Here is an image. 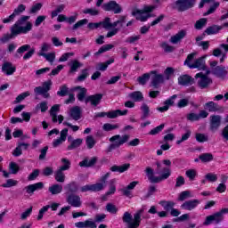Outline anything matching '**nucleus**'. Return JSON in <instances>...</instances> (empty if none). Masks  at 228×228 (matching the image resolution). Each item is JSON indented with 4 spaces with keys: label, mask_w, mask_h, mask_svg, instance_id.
Listing matches in <instances>:
<instances>
[{
    "label": "nucleus",
    "mask_w": 228,
    "mask_h": 228,
    "mask_svg": "<svg viewBox=\"0 0 228 228\" xmlns=\"http://www.w3.org/2000/svg\"><path fill=\"white\" fill-rule=\"evenodd\" d=\"M29 20V16L23 15L21 16L11 28V31L14 35H26V33H29L31 29H33V24Z\"/></svg>",
    "instance_id": "1"
},
{
    "label": "nucleus",
    "mask_w": 228,
    "mask_h": 228,
    "mask_svg": "<svg viewBox=\"0 0 228 228\" xmlns=\"http://www.w3.org/2000/svg\"><path fill=\"white\" fill-rule=\"evenodd\" d=\"M145 213V208L142 207L141 209H138L133 216L129 212H125L122 217L124 224H126V228H138L140 224H142V216Z\"/></svg>",
    "instance_id": "2"
},
{
    "label": "nucleus",
    "mask_w": 228,
    "mask_h": 228,
    "mask_svg": "<svg viewBox=\"0 0 228 228\" xmlns=\"http://www.w3.org/2000/svg\"><path fill=\"white\" fill-rule=\"evenodd\" d=\"M197 56L196 53H190L185 61L184 65H187L189 69H198V70H206L208 67L206 66V58H208V55H203L202 57H200L196 59L193 62H191V60Z\"/></svg>",
    "instance_id": "3"
},
{
    "label": "nucleus",
    "mask_w": 228,
    "mask_h": 228,
    "mask_svg": "<svg viewBox=\"0 0 228 228\" xmlns=\"http://www.w3.org/2000/svg\"><path fill=\"white\" fill-rule=\"evenodd\" d=\"M163 165L166 167H163L161 163L157 162V169L156 172L159 175V183H161V181H165L166 179H168L170 175H172V169H170V167L172 166V161L170 159H164L162 161Z\"/></svg>",
    "instance_id": "4"
},
{
    "label": "nucleus",
    "mask_w": 228,
    "mask_h": 228,
    "mask_svg": "<svg viewBox=\"0 0 228 228\" xmlns=\"http://www.w3.org/2000/svg\"><path fill=\"white\" fill-rule=\"evenodd\" d=\"M154 10H156V6L154 5H144L142 10L134 9L132 15H134L137 20L145 22L148 19H151V13H152Z\"/></svg>",
    "instance_id": "5"
},
{
    "label": "nucleus",
    "mask_w": 228,
    "mask_h": 228,
    "mask_svg": "<svg viewBox=\"0 0 228 228\" xmlns=\"http://www.w3.org/2000/svg\"><path fill=\"white\" fill-rule=\"evenodd\" d=\"M110 177V173L105 174L102 178L100 179L99 183H96L94 184H86L82 187H80V191L82 193H86V191H101L104 188H106V180Z\"/></svg>",
    "instance_id": "6"
},
{
    "label": "nucleus",
    "mask_w": 228,
    "mask_h": 228,
    "mask_svg": "<svg viewBox=\"0 0 228 228\" xmlns=\"http://www.w3.org/2000/svg\"><path fill=\"white\" fill-rule=\"evenodd\" d=\"M129 134H125L123 136L117 134L110 137V142H113V143L109 146V152H111L115 149H118V147H121L124 143H127V142H129Z\"/></svg>",
    "instance_id": "7"
},
{
    "label": "nucleus",
    "mask_w": 228,
    "mask_h": 228,
    "mask_svg": "<svg viewBox=\"0 0 228 228\" xmlns=\"http://www.w3.org/2000/svg\"><path fill=\"white\" fill-rule=\"evenodd\" d=\"M24 12H26V5L22 4H19L9 17L3 20V23L10 24V22H13L15 17H19V15H21Z\"/></svg>",
    "instance_id": "8"
},
{
    "label": "nucleus",
    "mask_w": 228,
    "mask_h": 228,
    "mask_svg": "<svg viewBox=\"0 0 228 228\" xmlns=\"http://www.w3.org/2000/svg\"><path fill=\"white\" fill-rule=\"evenodd\" d=\"M104 12H113V13H120L122 7L116 1H109L102 5Z\"/></svg>",
    "instance_id": "9"
},
{
    "label": "nucleus",
    "mask_w": 228,
    "mask_h": 228,
    "mask_svg": "<svg viewBox=\"0 0 228 228\" xmlns=\"http://www.w3.org/2000/svg\"><path fill=\"white\" fill-rule=\"evenodd\" d=\"M195 4V0H177L175 2V8L178 12H185L189 8H192Z\"/></svg>",
    "instance_id": "10"
},
{
    "label": "nucleus",
    "mask_w": 228,
    "mask_h": 228,
    "mask_svg": "<svg viewBox=\"0 0 228 228\" xmlns=\"http://www.w3.org/2000/svg\"><path fill=\"white\" fill-rule=\"evenodd\" d=\"M222 126V116L212 115L210 116V126L209 129L212 133H216V130Z\"/></svg>",
    "instance_id": "11"
},
{
    "label": "nucleus",
    "mask_w": 228,
    "mask_h": 228,
    "mask_svg": "<svg viewBox=\"0 0 228 228\" xmlns=\"http://www.w3.org/2000/svg\"><path fill=\"white\" fill-rule=\"evenodd\" d=\"M223 220H224V216L219 211L217 213H215L211 216H207L205 222L203 223V225H211L213 222H215V224H220V222H222Z\"/></svg>",
    "instance_id": "12"
},
{
    "label": "nucleus",
    "mask_w": 228,
    "mask_h": 228,
    "mask_svg": "<svg viewBox=\"0 0 228 228\" xmlns=\"http://www.w3.org/2000/svg\"><path fill=\"white\" fill-rule=\"evenodd\" d=\"M66 200L69 206H72V208H81V206H83L81 197L77 194H69Z\"/></svg>",
    "instance_id": "13"
},
{
    "label": "nucleus",
    "mask_w": 228,
    "mask_h": 228,
    "mask_svg": "<svg viewBox=\"0 0 228 228\" xmlns=\"http://www.w3.org/2000/svg\"><path fill=\"white\" fill-rule=\"evenodd\" d=\"M200 204V200H190L183 202L181 205L182 209H186L187 211H191L197 208Z\"/></svg>",
    "instance_id": "14"
},
{
    "label": "nucleus",
    "mask_w": 228,
    "mask_h": 228,
    "mask_svg": "<svg viewBox=\"0 0 228 228\" xmlns=\"http://www.w3.org/2000/svg\"><path fill=\"white\" fill-rule=\"evenodd\" d=\"M68 142H69V145H68L67 150L68 151H74V149H77V147H81L83 143V139L77 138L73 140L72 136L69 135L68 137Z\"/></svg>",
    "instance_id": "15"
},
{
    "label": "nucleus",
    "mask_w": 228,
    "mask_h": 228,
    "mask_svg": "<svg viewBox=\"0 0 228 228\" xmlns=\"http://www.w3.org/2000/svg\"><path fill=\"white\" fill-rule=\"evenodd\" d=\"M43 189H44V183L42 182L28 185L24 188V190L26 191L27 193H28V195H33L35 191L38 190H43Z\"/></svg>",
    "instance_id": "16"
},
{
    "label": "nucleus",
    "mask_w": 228,
    "mask_h": 228,
    "mask_svg": "<svg viewBox=\"0 0 228 228\" xmlns=\"http://www.w3.org/2000/svg\"><path fill=\"white\" fill-rule=\"evenodd\" d=\"M68 135H69V129L68 128L62 129L61 131V137L53 141V147L54 148L60 147V145H61V143H63V142L67 140Z\"/></svg>",
    "instance_id": "17"
},
{
    "label": "nucleus",
    "mask_w": 228,
    "mask_h": 228,
    "mask_svg": "<svg viewBox=\"0 0 228 228\" xmlns=\"http://www.w3.org/2000/svg\"><path fill=\"white\" fill-rule=\"evenodd\" d=\"M179 85L183 86H191L195 83V79L189 75H183L178 77Z\"/></svg>",
    "instance_id": "18"
},
{
    "label": "nucleus",
    "mask_w": 228,
    "mask_h": 228,
    "mask_svg": "<svg viewBox=\"0 0 228 228\" xmlns=\"http://www.w3.org/2000/svg\"><path fill=\"white\" fill-rule=\"evenodd\" d=\"M196 79H199V83L200 86H208L209 83H212L211 79L208 77V76L204 75L203 73H197L195 75Z\"/></svg>",
    "instance_id": "19"
},
{
    "label": "nucleus",
    "mask_w": 228,
    "mask_h": 228,
    "mask_svg": "<svg viewBox=\"0 0 228 228\" xmlns=\"http://www.w3.org/2000/svg\"><path fill=\"white\" fill-rule=\"evenodd\" d=\"M102 99V94H98L94 95H90L86 99V102H91L92 106H97L101 103V100Z\"/></svg>",
    "instance_id": "20"
},
{
    "label": "nucleus",
    "mask_w": 228,
    "mask_h": 228,
    "mask_svg": "<svg viewBox=\"0 0 228 228\" xmlns=\"http://www.w3.org/2000/svg\"><path fill=\"white\" fill-rule=\"evenodd\" d=\"M49 90H51L49 86H38L35 88L34 92L37 94V95H42V97L45 99H48Z\"/></svg>",
    "instance_id": "21"
},
{
    "label": "nucleus",
    "mask_w": 228,
    "mask_h": 228,
    "mask_svg": "<svg viewBox=\"0 0 228 228\" xmlns=\"http://www.w3.org/2000/svg\"><path fill=\"white\" fill-rule=\"evenodd\" d=\"M71 92H77V97L78 101L82 102V101H85V97H86L87 90L85 87L77 86L71 89Z\"/></svg>",
    "instance_id": "22"
},
{
    "label": "nucleus",
    "mask_w": 228,
    "mask_h": 228,
    "mask_svg": "<svg viewBox=\"0 0 228 228\" xmlns=\"http://www.w3.org/2000/svg\"><path fill=\"white\" fill-rule=\"evenodd\" d=\"M152 74H156V70H152L150 73H144L142 76H140L139 77H137V81L139 83V85H147V83L149 82V79H151V76H152Z\"/></svg>",
    "instance_id": "23"
},
{
    "label": "nucleus",
    "mask_w": 228,
    "mask_h": 228,
    "mask_svg": "<svg viewBox=\"0 0 228 228\" xmlns=\"http://www.w3.org/2000/svg\"><path fill=\"white\" fill-rule=\"evenodd\" d=\"M186 37V30H180L175 36L171 37L170 43L171 44H179L183 38Z\"/></svg>",
    "instance_id": "24"
},
{
    "label": "nucleus",
    "mask_w": 228,
    "mask_h": 228,
    "mask_svg": "<svg viewBox=\"0 0 228 228\" xmlns=\"http://www.w3.org/2000/svg\"><path fill=\"white\" fill-rule=\"evenodd\" d=\"M69 74H76V72H77V69L83 67V64H81V62H79L77 60H73L69 63Z\"/></svg>",
    "instance_id": "25"
},
{
    "label": "nucleus",
    "mask_w": 228,
    "mask_h": 228,
    "mask_svg": "<svg viewBox=\"0 0 228 228\" xmlns=\"http://www.w3.org/2000/svg\"><path fill=\"white\" fill-rule=\"evenodd\" d=\"M213 72L217 77H225V76H227V68L224 66H216L213 69Z\"/></svg>",
    "instance_id": "26"
},
{
    "label": "nucleus",
    "mask_w": 228,
    "mask_h": 228,
    "mask_svg": "<svg viewBox=\"0 0 228 228\" xmlns=\"http://www.w3.org/2000/svg\"><path fill=\"white\" fill-rule=\"evenodd\" d=\"M131 167V164H124L122 166H112L110 167L111 172H119V174H123V172H127Z\"/></svg>",
    "instance_id": "27"
},
{
    "label": "nucleus",
    "mask_w": 228,
    "mask_h": 228,
    "mask_svg": "<svg viewBox=\"0 0 228 228\" xmlns=\"http://www.w3.org/2000/svg\"><path fill=\"white\" fill-rule=\"evenodd\" d=\"M145 172L150 182L159 183V177L154 175V169L152 167H146Z\"/></svg>",
    "instance_id": "28"
},
{
    "label": "nucleus",
    "mask_w": 228,
    "mask_h": 228,
    "mask_svg": "<svg viewBox=\"0 0 228 228\" xmlns=\"http://www.w3.org/2000/svg\"><path fill=\"white\" fill-rule=\"evenodd\" d=\"M64 190H66L68 193H77V191L79 190V185H77V183L76 182H70L69 183L66 184Z\"/></svg>",
    "instance_id": "29"
},
{
    "label": "nucleus",
    "mask_w": 228,
    "mask_h": 228,
    "mask_svg": "<svg viewBox=\"0 0 228 228\" xmlns=\"http://www.w3.org/2000/svg\"><path fill=\"white\" fill-rule=\"evenodd\" d=\"M48 191H50L52 195H58L63 191V186L60 183H55L48 188Z\"/></svg>",
    "instance_id": "30"
},
{
    "label": "nucleus",
    "mask_w": 228,
    "mask_h": 228,
    "mask_svg": "<svg viewBox=\"0 0 228 228\" xmlns=\"http://www.w3.org/2000/svg\"><path fill=\"white\" fill-rule=\"evenodd\" d=\"M128 97H130L132 101H134V102H142V101H143V94L140 91L130 93Z\"/></svg>",
    "instance_id": "31"
},
{
    "label": "nucleus",
    "mask_w": 228,
    "mask_h": 228,
    "mask_svg": "<svg viewBox=\"0 0 228 228\" xmlns=\"http://www.w3.org/2000/svg\"><path fill=\"white\" fill-rule=\"evenodd\" d=\"M95 163H97V157H94L90 160L88 159V158H86L81 162H79V167H94Z\"/></svg>",
    "instance_id": "32"
},
{
    "label": "nucleus",
    "mask_w": 228,
    "mask_h": 228,
    "mask_svg": "<svg viewBox=\"0 0 228 228\" xmlns=\"http://www.w3.org/2000/svg\"><path fill=\"white\" fill-rule=\"evenodd\" d=\"M70 117L73 120H79L81 118V108L79 106L73 107L70 110Z\"/></svg>",
    "instance_id": "33"
},
{
    "label": "nucleus",
    "mask_w": 228,
    "mask_h": 228,
    "mask_svg": "<svg viewBox=\"0 0 228 228\" xmlns=\"http://www.w3.org/2000/svg\"><path fill=\"white\" fill-rule=\"evenodd\" d=\"M62 169L58 168L54 172V179L57 183H65V173Z\"/></svg>",
    "instance_id": "34"
},
{
    "label": "nucleus",
    "mask_w": 228,
    "mask_h": 228,
    "mask_svg": "<svg viewBox=\"0 0 228 228\" xmlns=\"http://www.w3.org/2000/svg\"><path fill=\"white\" fill-rule=\"evenodd\" d=\"M3 72H4L7 76H12L13 72H15V67L12 65L10 62H5L2 68Z\"/></svg>",
    "instance_id": "35"
},
{
    "label": "nucleus",
    "mask_w": 228,
    "mask_h": 228,
    "mask_svg": "<svg viewBox=\"0 0 228 228\" xmlns=\"http://www.w3.org/2000/svg\"><path fill=\"white\" fill-rule=\"evenodd\" d=\"M141 111H142V115L141 117L142 120H145V118H149L151 116V109L147 103H142L141 106Z\"/></svg>",
    "instance_id": "36"
},
{
    "label": "nucleus",
    "mask_w": 228,
    "mask_h": 228,
    "mask_svg": "<svg viewBox=\"0 0 228 228\" xmlns=\"http://www.w3.org/2000/svg\"><path fill=\"white\" fill-rule=\"evenodd\" d=\"M58 111H60V105L58 104L53 105L50 110V115L54 123L58 122V115L56 114Z\"/></svg>",
    "instance_id": "37"
},
{
    "label": "nucleus",
    "mask_w": 228,
    "mask_h": 228,
    "mask_svg": "<svg viewBox=\"0 0 228 228\" xmlns=\"http://www.w3.org/2000/svg\"><path fill=\"white\" fill-rule=\"evenodd\" d=\"M83 13H85V15H91V17H97V15L101 14V11L95 7L86 8L83 10Z\"/></svg>",
    "instance_id": "38"
},
{
    "label": "nucleus",
    "mask_w": 228,
    "mask_h": 228,
    "mask_svg": "<svg viewBox=\"0 0 228 228\" xmlns=\"http://www.w3.org/2000/svg\"><path fill=\"white\" fill-rule=\"evenodd\" d=\"M154 77L152 78L153 85H161V83H165V81H167V78L164 77V75L155 73L153 74Z\"/></svg>",
    "instance_id": "39"
},
{
    "label": "nucleus",
    "mask_w": 228,
    "mask_h": 228,
    "mask_svg": "<svg viewBox=\"0 0 228 228\" xmlns=\"http://www.w3.org/2000/svg\"><path fill=\"white\" fill-rule=\"evenodd\" d=\"M221 29H223L222 26L214 25L212 27H208L205 30V33H207V35H216V33H218V31H220Z\"/></svg>",
    "instance_id": "40"
},
{
    "label": "nucleus",
    "mask_w": 228,
    "mask_h": 228,
    "mask_svg": "<svg viewBox=\"0 0 228 228\" xmlns=\"http://www.w3.org/2000/svg\"><path fill=\"white\" fill-rule=\"evenodd\" d=\"M95 143H97V142L95 141V138L94 137V135H88L86 138V145L87 147V149H94V147H95Z\"/></svg>",
    "instance_id": "41"
},
{
    "label": "nucleus",
    "mask_w": 228,
    "mask_h": 228,
    "mask_svg": "<svg viewBox=\"0 0 228 228\" xmlns=\"http://www.w3.org/2000/svg\"><path fill=\"white\" fill-rule=\"evenodd\" d=\"M160 206L164 208L165 211H170L174 208L175 206V203L174 201H167V200H162L159 202Z\"/></svg>",
    "instance_id": "42"
},
{
    "label": "nucleus",
    "mask_w": 228,
    "mask_h": 228,
    "mask_svg": "<svg viewBox=\"0 0 228 228\" xmlns=\"http://www.w3.org/2000/svg\"><path fill=\"white\" fill-rule=\"evenodd\" d=\"M199 159L202 163H209V161H213L214 157L211 153H202L199 156Z\"/></svg>",
    "instance_id": "43"
},
{
    "label": "nucleus",
    "mask_w": 228,
    "mask_h": 228,
    "mask_svg": "<svg viewBox=\"0 0 228 228\" xmlns=\"http://www.w3.org/2000/svg\"><path fill=\"white\" fill-rule=\"evenodd\" d=\"M99 25L103 29H111V19L105 18L102 21H99Z\"/></svg>",
    "instance_id": "44"
},
{
    "label": "nucleus",
    "mask_w": 228,
    "mask_h": 228,
    "mask_svg": "<svg viewBox=\"0 0 228 228\" xmlns=\"http://www.w3.org/2000/svg\"><path fill=\"white\" fill-rule=\"evenodd\" d=\"M205 106L208 108V111L210 112L220 111V106H218L215 102H207Z\"/></svg>",
    "instance_id": "45"
},
{
    "label": "nucleus",
    "mask_w": 228,
    "mask_h": 228,
    "mask_svg": "<svg viewBox=\"0 0 228 228\" xmlns=\"http://www.w3.org/2000/svg\"><path fill=\"white\" fill-rule=\"evenodd\" d=\"M41 56L45 58L46 61H49V63H53L54 60H56V53L54 52L50 53H41Z\"/></svg>",
    "instance_id": "46"
},
{
    "label": "nucleus",
    "mask_w": 228,
    "mask_h": 228,
    "mask_svg": "<svg viewBox=\"0 0 228 228\" xmlns=\"http://www.w3.org/2000/svg\"><path fill=\"white\" fill-rule=\"evenodd\" d=\"M105 209L108 213H111V215H117V213H118V208H117L113 203H108Z\"/></svg>",
    "instance_id": "47"
},
{
    "label": "nucleus",
    "mask_w": 228,
    "mask_h": 228,
    "mask_svg": "<svg viewBox=\"0 0 228 228\" xmlns=\"http://www.w3.org/2000/svg\"><path fill=\"white\" fill-rule=\"evenodd\" d=\"M115 61V60L110 59L109 61H107L106 62H100L97 64V69L98 70H106V69H108L109 65H111V63H113Z\"/></svg>",
    "instance_id": "48"
},
{
    "label": "nucleus",
    "mask_w": 228,
    "mask_h": 228,
    "mask_svg": "<svg viewBox=\"0 0 228 228\" xmlns=\"http://www.w3.org/2000/svg\"><path fill=\"white\" fill-rule=\"evenodd\" d=\"M114 45H105L102 46L98 52L94 53L95 56H99V54H102V53H106L107 51H111L113 49Z\"/></svg>",
    "instance_id": "49"
},
{
    "label": "nucleus",
    "mask_w": 228,
    "mask_h": 228,
    "mask_svg": "<svg viewBox=\"0 0 228 228\" xmlns=\"http://www.w3.org/2000/svg\"><path fill=\"white\" fill-rule=\"evenodd\" d=\"M88 76V69H83L81 74L77 77L76 83H83V81H85Z\"/></svg>",
    "instance_id": "50"
},
{
    "label": "nucleus",
    "mask_w": 228,
    "mask_h": 228,
    "mask_svg": "<svg viewBox=\"0 0 228 228\" xmlns=\"http://www.w3.org/2000/svg\"><path fill=\"white\" fill-rule=\"evenodd\" d=\"M120 127V126H118V124H110V123H106L103 125L102 129L103 131H115V129H118Z\"/></svg>",
    "instance_id": "51"
},
{
    "label": "nucleus",
    "mask_w": 228,
    "mask_h": 228,
    "mask_svg": "<svg viewBox=\"0 0 228 228\" xmlns=\"http://www.w3.org/2000/svg\"><path fill=\"white\" fill-rule=\"evenodd\" d=\"M19 34H13V32L11 30V34H5L0 38V42H3V44H6V42L12 40L13 37H17Z\"/></svg>",
    "instance_id": "52"
},
{
    "label": "nucleus",
    "mask_w": 228,
    "mask_h": 228,
    "mask_svg": "<svg viewBox=\"0 0 228 228\" xmlns=\"http://www.w3.org/2000/svg\"><path fill=\"white\" fill-rule=\"evenodd\" d=\"M61 161L62 163V166L59 167L61 170L65 172V170L70 169V160L69 159H61Z\"/></svg>",
    "instance_id": "53"
},
{
    "label": "nucleus",
    "mask_w": 228,
    "mask_h": 228,
    "mask_svg": "<svg viewBox=\"0 0 228 228\" xmlns=\"http://www.w3.org/2000/svg\"><path fill=\"white\" fill-rule=\"evenodd\" d=\"M195 138L200 143H204V142H208L209 140V137L208 135L200 133L196 134Z\"/></svg>",
    "instance_id": "54"
},
{
    "label": "nucleus",
    "mask_w": 228,
    "mask_h": 228,
    "mask_svg": "<svg viewBox=\"0 0 228 228\" xmlns=\"http://www.w3.org/2000/svg\"><path fill=\"white\" fill-rule=\"evenodd\" d=\"M206 24H208V20L206 18H203L196 21L194 28L196 29H202V28H204Z\"/></svg>",
    "instance_id": "55"
},
{
    "label": "nucleus",
    "mask_w": 228,
    "mask_h": 228,
    "mask_svg": "<svg viewBox=\"0 0 228 228\" xmlns=\"http://www.w3.org/2000/svg\"><path fill=\"white\" fill-rule=\"evenodd\" d=\"M185 175L190 179V181H195V177H197V170H195V169H188L185 172Z\"/></svg>",
    "instance_id": "56"
},
{
    "label": "nucleus",
    "mask_w": 228,
    "mask_h": 228,
    "mask_svg": "<svg viewBox=\"0 0 228 228\" xmlns=\"http://www.w3.org/2000/svg\"><path fill=\"white\" fill-rule=\"evenodd\" d=\"M19 182L13 179H8L5 183L2 184L3 188H12V186H17Z\"/></svg>",
    "instance_id": "57"
},
{
    "label": "nucleus",
    "mask_w": 228,
    "mask_h": 228,
    "mask_svg": "<svg viewBox=\"0 0 228 228\" xmlns=\"http://www.w3.org/2000/svg\"><path fill=\"white\" fill-rule=\"evenodd\" d=\"M142 37L140 35L130 36L126 39V44H136Z\"/></svg>",
    "instance_id": "58"
},
{
    "label": "nucleus",
    "mask_w": 228,
    "mask_h": 228,
    "mask_svg": "<svg viewBox=\"0 0 228 228\" xmlns=\"http://www.w3.org/2000/svg\"><path fill=\"white\" fill-rule=\"evenodd\" d=\"M190 197H191L190 191H183L179 194L178 200L183 202V200H186V199H190Z\"/></svg>",
    "instance_id": "59"
},
{
    "label": "nucleus",
    "mask_w": 228,
    "mask_h": 228,
    "mask_svg": "<svg viewBox=\"0 0 228 228\" xmlns=\"http://www.w3.org/2000/svg\"><path fill=\"white\" fill-rule=\"evenodd\" d=\"M9 169L11 170V174H18L19 170H20V167L19 165L15 162H11L9 165Z\"/></svg>",
    "instance_id": "60"
},
{
    "label": "nucleus",
    "mask_w": 228,
    "mask_h": 228,
    "mask_svg": "<svg viewBox=\"0 0 228 228\" xmlns=\"http://www.w3.org/2000/svg\"><path fill=\"white\" fill-rule=\"evenodd\" d=\"M54 174V169L51 167H46L42 170V175L45 177H49V175H53Z\"/></svg>",
    "instance_id": "61"
},
{
    "label": "nucleus",
    "mask_w": 228,
    "mask_h": 228,
    "mask_svg": "<svg viewBox=\"0 0 228 228\" xmlns=\"http://www.w3.org/2000/svg\"><path fill=\"white\" fill-rule=\"evenodd\" d=\"M117 117H120V110H110L107 112L108 118H117Z\"/></svg>",
    "instance_id": "62"
},
{
    "label": "nucleus",
    "mask_w": 228,
    "mask_h": 228,
    "mask_svg": "<svg viewBox=\"0 0 228 228\" xmlns=\"http://www.w3.org/2000/svg\"><path fill=\"white\" fill-rule=\"evenodd\" d=\"M176 99H177V94H175V95L171 96L169 99L166 100V101L164 102V104H165L166 106H167V108L169 109L170 106H174V104H175V100H176Z\"/></svg>",
    "instance_id": "63"
},
{
    "label": "nucleus",
    "mask_w": 228,
    "mask_h": 228,
    "mask_svg": "<svg viewBox=\"0 0 228 228\" xmlns=\"http://www.w3.org/2000/svg\"><path fill=\"white\" fill-rule=\"evenodd\" d=\"M51 50V45L47 43H43L41 45V50L38 53V56H41L43 53H47V51Z\"/></svg>",
    "instance_id": "64"
}]
</instances>
